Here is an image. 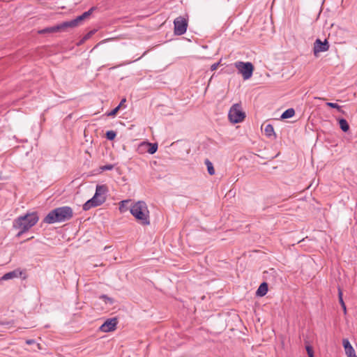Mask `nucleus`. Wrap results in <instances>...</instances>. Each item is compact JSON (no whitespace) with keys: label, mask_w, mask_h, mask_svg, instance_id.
<instances>
[{"label":"nucleus","mask_w":357,"mask_h":357,"mask_svg":"<svg viewBox=\"0 0 357 357\" xmlns=\"http://www.w3.org/2000/svg\"><path fill=\"white\" fill-rule=\"evenodd\" d=\"M94 8H91L88 11L84 13L80 16H78L75 20H73L69 22H64L60 24L45 28L41 30H39L38 33L39 34H45V33H56L60 31H66L68 28H74L77 26L84 20H85L86 17H88L93 11Z\"/></svg>","instance_id":"nucleus-1"},{"label":"nucleus","mask_w":357,"mask_h":357,"mask_svg":"<svg viewBox=\"0 0 357 357\" xmlns=\"http://www.w3.org/2000/svg\"><path fill=\"white\" fill-rule=\"evenodd\" d=\"M39 218L36 213H29L24 215L18 217L13 222V227L20 229L17 236L29 231L38 221Z\"/></svg>","instance_id":"nucleus-2"},{"label":"nucleus","mask_w":357,"mask_h":357,"mask_svg":"<svg viewBox=\"0 0 357 357\" xmlns=\"http://www.w3.org/2000/svg\"><path fill=\"white\" fill-rule=\"evenodd\" d=\"M130 213L136 220L142 225L150 224L149 211L146 204L143 201L135 202L130 208Z\"/></svg>","instance_id":"nucleus-3"},{"label":"nucleus","mask_w":357,"mask_h":357,"mask_svg":"<svg viewBox=\"0 0 357 357\" xmlns=\"http://www.w3.org/2000/svg\"><path fill=\"white\" fill-rule=\"evenodd\" d=\"M73 215V209L69 206L56 208L51 211L44 219L47 224L64 222L70 220Z\"/></svg>","instance_id":"nucleus-4"},{"label":"nucleus","mask_w":357,"mask_h":357,"mask_svg":"<svg viewBox=\"0 0 357 357\" xmlns=\"http://www.w3.org/2000/svg\"><path fill=\"white\" fill-rule=\"evenodd\" d=\"M229 121L233 123L242 122L245 118V113L242 110L241 104L232 105L228 114Z\"/></svg>","instance_id":"nucleus-5"},{"label":"nucleus","mask_w":357,"mask_h":357,"mask_svg":"<svg viewBox=\"0 0 357 357\" xmlns=\"http://www.w3.org/2000/svg\"><path fill=\"white\" fill-rule=\"evenodd\" d=\"M234 66L238 69L240 74L242 75L244 79H250L254 71V66L250 62L237 61Z\"/></svg>","instance_id":"nucleus-6"},{"label":"nucleus","mask_w":357,"mask_h":357,"mask_svg":"<svg viewBox=\"0 0 357 357\" xmlns=\"http://www.w3.org/2000/svg\"><path fill=\"white\" fill-rule=\"evenodd\" d=\"M174 34L181 36L186 32L188 27V21L183 17H178L174 21Z\"/></svg>","instance_id":"nucleus-7"},{"label":"nucleus","mask_w":357,"mask_h":357,"mask_svg":"<svg viewBox=\"0 0 357 357\" xmlns=\"http://www.w3.org/2000/svg\"><path fill=\"white\" fill-rule=\"evenodd\" d=\"M157 150L158 144L156 143H150L148 142H142L137 147V152L139 154H144L145 153L153 154Z\"/></svg>","instance_id":"nucleus-8"},{"label":"nucleus","mask_w":357,"mask_h":357,"mask_svg":"<svg viewBox=\"0 0 357 357\" xmlns=\"http://www.w3.org/2000/svg\"><path fill=\"white\" fill-rule=\"evenodd\" d=\"M105 201V197H98L96 195L88 200L84 205L83 209L88 211L93 207H96L101 205Z\"/></svg>","instance_id":"nucleus-9"},{"label":"nucleus","mask_w":357,"mask_h":357,"mask_svg":"<svg viewBox=\"0 0 357 357\" xmlns=\"http://www.w3.org/2000/svg\"><path fill=\"white\" fill-rule=\"evenodd\" d=\"M329 48L328 43L326 40L322 42L320 39H317L314 43L313 52L317 56L321 52L328 51Z\"/></svg>","instance_id":"nucleus-10"},{"label":"nucleus","mask_w":357,"mask_h":357,"mask_svg":"<svg viewBox=\"0 0 357 357\" xmlns=\"http://www.w3.org/2000/svg\"><path fill=\"white\" fill-rule=\"evenodd\" d=\"M117 323L116 318L109 319L101 325L100 330L105 333L113 331L116 329Z\"/></svg>","instance_id":"nucleus-11"},{"label":"nucleus","mask_w":357,"mask_h":357,"mask_svg":"<svg viewBox=\"0 0 357 357\" xmlns=\"http://www.w3.org/2000/svg\"><path fill=\"white\" fill-rule=\"evenodd\" d=\"M342 344L347 357H357L355 350L347 339H343Z\"/></svg>","instance_id":"nucleus-12"},{"label":"nucleus","mask_w":357,"mask_h":357,"mask_svg":"<svg viewBox=\"0 0 357 357\" xmlns=\"http://www.w3.org/2000/svg\"><path fill=\"white\" fill-rule=\"evenodd\" d=\"M21 275H22V271L19 269H16L15 271H10L9 273L4 274L2 276L1 280H10V279L18 278V277L21 276Z\"/></svg>","instance_id":"nucleus-13"},{"label":"nucleus","mask_w":357,"mask_h":357,"mask_svg":"<svg viewBox=\"0 0 357 357\" xmlns=\"http://www.w3.org/2000/svg\"><path fill=\"white\" fill-rule=\"evenodd\" d=\"M268 291V285L266 282H263L259 287L257 291V295L259 296H264Z\"/></svg>","instance_id":"nucleus-14"},{"label":"nucleus","mask_w":357,"mask_h":357,"mask_svg":"<svg viewBox=\"0 0 357 357\" xmlns=\"http://www.w3.org/2000/svg\"><path fill=\"white\" fill-rule=\"evenodd\" d=\"M107 190L105 185H97L95 195L98 197H105L104 195L107 192Z\"/></svg>","instance_id":"nucleus-15"},{"label":"nucleus","mask_w":357,"mask_h":357,"mask_svg":"<svg viewBox=\"0 0 357 357\" xmlns=\"http://www.w3.org/2000/svg\"><path fill=\"white\" fill-rule=\"evenodd\" d=\"M264 133L267 137H275L274 129L272 125L268 124L264 128Z\"/></svg>","instance_id":"nucleus-16"},{"label":"nucleus","mask_w":357,"mask_h":357,"mask_svg":"<svg viewBox=\"0 0 357 357\" xmlns=\"http://www.w3.org/2000/svg\"><path fill=\"white\" fill-rule=\"evenodd\" d=\"M294 115H295L294 109L293 108H289L282 113V114L281 116V119H285L291 118Z\"/></svg>","instance_id":"nucleus-17"},{"label":"nucleus","mask_w":357,"mask_h":357,"mask_svg":"<svg viewBox=\"0 0 357 357\" xmlns=\"http://www.w3.org/2000/svg\"><path fill=\"white\" fill-rule=\"evenodd\" d=\"M130 202V200L129 199H127V200H123V201H121L120 203H119V211L120 213H125L126 211H127L128 210V207H127V204Z\"/></svg>","instance_id":"nucleus-18"},{"label":"nucleus","mask_w":357,"mask_h":357,"mask_svg":"<svg viewBox=\"0 0 357 357\" xmlns=\"http://www.w3.org/2000/svg\"><path fill=\"white\" fill-rule=\"evenodd\" d=\"M342 289L339 287L338 288V298H339V301H340V303L344 310V313L346 314L347 313V308H346V305H345V303L343 301V298H342Z\"/></svg>","instance_id":"nucleus-19"},{"label":"nucleus","mask_w":357,"mask_h":357,"mask_svg":"<svg viewBox=\"0 0 357 357\" xmlns=\"http://www.w3.org/2000/svg\"><path fill=\"white\" fill-rule=\"evenodd\" d=\"M339 124H340V127L342 130V131L347 132L349 130V126L345 119H340Z\"/></svg>","instance_id":"nucleus-20"},{"label":"nucleus","mask_w":357,"mask_h":357,"mask_svg":"<svg viewBox=\"0 0 357 357\" xmlns=\"http://www.w3.org/2000/svg\"><path fill=\"white\" fill-rule=\"evenodd\" d=\"M205 164L207 167V170H208V174L210 175L215 174V169H214L212 162L209 160L206 159L205 160Z\"/></svg>","instance_id":"nucleus-21"},{"label":"nucleus","mask_w":357,"mask_h":357,"mask_svg":"<svg viewBox=\"0 0 357 357\" xmlns=\"http://www.w3.org/2000/svg\"><path fill=\"white\" fill-rule=\"evenodd\" d=\"M116 132L113 130L107 131L106 133V137L109 140H113L116 137Z\"/></svg>","instance_id":"nucleus-22"},{"label":"nucleus","mask_w":357,"mask_h":357,"mask_svg":"<svg viewBox=\"0 0 357 357\" xmlns=\"http://www.w3.org/2000/svg\"><path fill=\"white\" fill-rule=\"evenodd\" d=\"M326 105L330 107H332V108H335V109H337V110L340 111L341 110V107L340 105H338L336 103H333V102H327L326 103Z\"/></svg>","instance_id":"nucleus-23"},{"label":"nucleus","mask_w":357,"mask_h":357,"mask_svg":"<svg viewBox=\"0 0 357 357\" xmlns=\"http://www.w3.org/2000/svg\"><path fill=\"white\" fill-rule=\"evenodd\" d=\"M119 110V107H115L113 110H112L109 114L108 116H115L117 112Z\"/></svg>","instance_id":"nucleus-24"},{"label":"nucleus","mask_w":357,"mask_h":357,"mask_svg":"<svg viewBox=\"0 0 357 357\" xmlns=\"http://www.w3.org/2000/svg\"><path fill=\"white\" fill-rule=\"evenodd\" d=\"M306 350L307 352L308 356H312L313 354V349L312 347L310 345L306 346Z\"/></svg>","instance_id":"nucleus-25"},{"label":"nucleus","mask_w":357,"mask_h":357,"mask_svg":"<svg viewBox=\"0 0 357 357\" xmlns=\"http://www.w3.org/2000/svg\"><path fill=\"white\" fill-rule=\"evenodd\" d=\"M105 303L109 302L112 303V300L110 298H108L107 296L103 295L100 297Z\"/></svg>","instance_id":"nucleus-26"},{"label":"nucleus","mask_w":357,"mask_h":357,"mask_svg":"<svg viewBox=\"0 0 357 357\" xmlns=\"http://www.w3.org/2000/svg\"><path fill=\"white\" fill-rule=\"evenodd\" d=\"M101 169L102 170H111L113 169V165H105V166L102 167Z\"/></svg>","instance_id":"nucleus-27"},{"label":"nucleus","mask_w":357,"mask_h":357,"mask_svg":"<svg viewBox=\"0 0 357 357\" xmlns=\"http://www.w3.org/2000/svg\"><path fill=\"white\" fill-rule=\"evenodd\" d=\"M220 63V62H218V63H213L211 67V70H215L216 69H218V68L219 67Z\"/></svg>","instance_id":"nucleus-28"},{"label":"nucleus","mask_w":357,"mask_h":357,"mask_svg":"<svg viewBox=\"0 0 357 357\" xmlns=\"http://www.w3.org/2000/svg\"><path fill=\"white\" fill-rule=\"evenodd\" d=\"M126 101V98H123V100H121L120 104L117 106V107H119V109L123 106V104L125 103V102Z\"/></svg>","instance_id":"nucleus-29"},{"label":"nucleus","mask_w":357,"mask_h":357,"mask_svg":"<svg viewBox=\"0 0 357 357\" xmlns=\"http://www.w3.org/2000/svg\"><path fill=\"white\" fill-rule=\"evenodd\" d=\"M34 342H35V341H34L33 340H27L26 341V343L27 344H29V345L32 344H33Z\"/></svg>","instance_id":"nucleus-30"},{"label":"nucleus","mask_w":357,"mask_h":357,"mask_svg":"<svg viewBox=\"0 0 357 357\" xmlns=\"http://www.w3.org/2000/svg\"><path fill=\"white\" fill-rule=\"evenodd\" d=\"M319 100H324V98H319Z\"/></svg>","instance_id":"nucleus-31"},{"label":"nucleus","mask_w":357,"mask_h":357,"mask_svg":"<svg viewBox=\"0 0 357 357\" xmlns=\"http://www.w3.org/2000/svg\"><path fill=\"white\" fill-rule=\"evenodd\" d=\"M309 357H314V354H312V356H308Z\"/></svg>","instance_id":"nucleus-32"}]
</instances>
